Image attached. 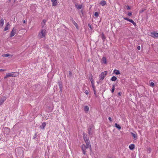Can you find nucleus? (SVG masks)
I'll use <instances>...</instances> for the list:
<instances>
[{"mask_svg":"<svg viewBox=\"0 0 158 158\" xmlns=\"http://www.w3.org/2000/svg\"><path fill=\"white\" fill-rule=\"evenodd\" d=\"M19 75V73L18 72H12L8 73L4 77V79H6L8 77H16Z\"/></svg>","mask_w":158,"mask_h":158,"instance_id":"obj_1","label":"nucleus"},{"mask_svg":"<svg viewBox=\"0 0 158 158\" xmlns=\"http://www.w3.org/2000/svg\"><path fill=\"white\" fill-rule=\"evenodd\" d=\"M107 73L106 71H105L104 72H103L101 73L99 75V82H102L103 81V79H104L105 77L106 76Z\"/></svg>","mask_w":158,"mask_h":158,"instance_id":"obj_2","label":"nucleus"},{"mask_svg":"<svg viewBox=\"0 0 158 158\" xmlns=\"http://www.w3.org/2000/svg\"><path fill=\"white\" fill-rule=\"evenodd\" d=\"M46 31L45 29H42L41 31L39 33L38 36L39 38H41L45 37L46 35Z\"/></svg>","mask_w":158,"mask_h":158,"instance_id":"obj_3","label":"nucleus"},{"mask_svg":"<svg viewBox=\"0 0 158 158\" xmlns=\"http://www.w3.org/2000/svg\"><path fill=\"white\" fill-rule=\"evenodd\" d=\"M84 139L86 143V146H87L88 147H90V150H91V147L90 144V142L89 141V139L86 136H84Z\"/></svg>","mask_w":158,"mask_h":158,"instance_id":"obj_4","label":"nucleus"},{"mask_svg":"<svg viewBox=\"0 0 158 158\" xmlns=\"http://www.w3.org/2000/svg\"><path fill=\"white\" fill-rule=\"evenodd\" d=\"M81 148L82 152L83 154L85 155H86V149L88 148H89L90 149V147H88L87 146H86L85 144H83L82 145L81 147Z\"/></svg>","mask_w":158,"mask_h":158,"instance_id":"obj_5","label":"nucleus"},{"mask_svg":"<svg viewBox=\"0 0 158 158\" xmlns=\"http://www.w3.org/2000/svg\"><path fill=\"white\" fill-rule=\"evenodd\" d=\"M16 29L15 27H14L11 31L10 34V37H12L14 36L16 32Z\"/></svg>","mask_w":158,"mask_h":158,"instance_id":"obj_6","label":"nucleus"},{"mask_svg":"<svg viewBox=\"0 0 158 158\" xmlns=\"http://www.w3.org/2000/svg\"><path fill=\"white\" fill-rule=\"evenodd\" d=\"M3 130L4 133L7 135H9L10 132V129L7 127H5L4 128Z\"/></svg>","mask_w":158,"mask_h":158,"instance_id":"obj_7","label":"nucleus"},{"mask_svg":"<svg viewBox=\"0 0 158 158\" xmlns=\"http://www.w3.org/2000/svg\"><path fill=\"white\" fill-rule=\"evenodd\" d=\"M152 36L153 38L158 37V33L153 32L151 33Z\"/></svg>","mask_w":158,"mask_h":158,"instance_id":"obj_8","label":"nucleus"},{"mask_svg":"<svg viewBox=\"0 0 158 158\" xmlns=\"http://www.w3.org/2000/svg\"><path fill=\"white\" fill-rule=\"evenodd\" d=\"M46 125V123L45 122H44L40 126V128L42 129H44Z\"/></svg>","mask_w":158,"mask_h":158,"instance_id":"obj_9","label":"nucleus"},{"mask_svg":"<svg viewBox=\"0 0 158 158\" xmlns=\"http://www.w3.org/2000/svg\"><path fill=\"white\" fill-rule=\"evenodd\" d=\"M57 0H51V1L52 2V6H56L57 4Z\"/></svg>","mask_w":158,"mask_h":158,"instance_id":"obj_10","label":"nucleus"},{"mask_svg":"<svg viewBox=\"0 0 158 158\" xmlns=\"http://www.w3.org/2000/svg\"><path fill=\"white\" fill-rule=\"evenodd\" d=\"M92 127L91 126L89 127L88 129V134L89 135H92Z\"/></svg>","mask_w":158,"mask_h":158,"instance_id":"obj_11","label":"nucleus"},{"mask_svg":"<svg viewBox=\"0 0 158 158\" xmlns=\"http://www.w3.org/2000/svg\"><path fill=\"white\" fill-rule=\"evenodd\" d=\"M6 100L5 97H4L3 98H2L0 99V106Z\"/></svg>","mask_w":158,"mask_h":158,"instance_id":"obj_12","label":"nucleus"},{"mask_svg":"<svg viewBox=\"0 0 158 158\" xmlns=\"http://www.w3.org/2000/svg\"><path fill=\"white\" fill-rule=\"evenodd\" d=\"M131 134L132 136L133 137V138L135 140L137 139L136 134H134L132 132H131Z\"/></svg>","mask_w":158,"mask_h":158,"instance_id":"obj_13","label":"nucleus"},{"mask_svg":"<svg viewBox=\"0 0 158 158\" xmlns=\"http://www.w3.org/2000/svg\"><path fill=\"white\" fill-rule=\"evenodd\" d=\"M59 88L61 92H62V85L61 82H59L58 83Z\"/></svg>","mask_w":158,"mask_h":158,"instance_id":"obj_14","label":"nucleus"},{"mask_svg":"<svg viewBox=\"0 0 158 158\" xmlns=\"http://www.w3.org/2000/svg\"><path fill=\"white\" fill-rule=\"evenodd\" d=\"M135 145L133 144H131L129 146V148L131 150H133L134 149Z\"/></svg>","mask_w":158,"mask_h":158,"instance_id":"obj_15","label":"nucleus"},{"mask_svg":"<svg viewBox=\"0 0 158 158\" xmlns=\"http://www.w3.org/2000/svg\"><path fill=\"white\" fill-rule=\"evenodd\" d=\"M10 25V24L9 22H8L5 26V27L4 29V31H6L9 29L8 26Z\"/></svg>","mask_w":158,"mask_h":158,"instance_id":"obj_16","label":"nucleus"},{"mask_svg":"<svg viewBox=\"0 0 158 158\" xmlns=\"http://www.w3.org/2000/svg\"><path fill=\"white\" fill-rule=\"evenodd\" d=\"M102 63L104 64L106 63V58L105 57H103L102 58Z\"/></svg>","mask_w":158,"mask_h":158,"instance_id":"obj_17","label":"nucleus"},{"mask_svg":"<svg viewBox=\"0 0 158 158\" xmlns=\"http://www.w3.org/2000/svg\"><path fill=\"white\" fill-rule=\"evenodd\" d=\"M4 20L3 19H2L0 20V27H2L3 26L4 24Z\"/></svg>","mask_w":158,"mask_h":158,"instance_id":"obj_18","label":"nucleus"},{"mask_svg":"<svg viewBox=\"0 0 158 158\" xmlns=\"http://www.w3.org/2000/svg\"><path fill=\"white\" fill-rule=\"evenodd\" d=\"M46 22V20L44 19L43 20L41 23V26L42 27H44L45 24Z\"/></svg>","mask_w":158,"mask_h":158,"instance_id":"obj_19","label":"nucleus"},{"mask_svg":"<svg viewBox=\"0 0 158 158\" xmlns=\"http://www.w3.org/2000/svg\"><path fill=\"white\" fill-rule=\"evenodd\" d=\"M114 126L119 130H120L121 129L120 126L117 123H115V124Z\"/></svg>","mask_w":158,"mask_h":158,"instance_id":"obj_20","label":"nucleus"},{"mask_svg":"<svg viewBox=\"0 0 158 158\" xmlns=\"http://www.w3.org/2000/svg\"><path fill=\"white\" fill-rule=\"evenodd\" d=\"M89 108L88 106H85L84 107V109L85 111L88 112L89 111Z\"/></svg>","mask_w":158,"mask_h":158,"instance_id":"obj_21","label":"nucleus"},{"mask_svg":"<svg viewBox=\"0 0 158 158\" xmlns=\"http://www.w3.org/2000/svg\"><path fill=\"white\" fill-rule=\"evenodd\" d=\"M114 73L117 75L120 74V72L118 70H114Z\"/></svg>","mask_w":158,"mask_h":158,"instance_id":"obj_22","label":"nucleus"},{"mask_svg":"<svg viewBox=\"0 0 158 158\" xmlns=\"http://www.w3.org/2000/svg\"><path fill=\"white\" fill-rule=\"evenodd\" d=\"M117 78L116 77L114 76L111 77V80L112 81H115L117 80Z\"/></svg>","mask_w":158,"mask_h":158,"instance_id":"obj_23","label":"nucleus"},{"mask_svg":"<svg viewBox=\"0 0 158 158\" xmlns=\"http://www.w3.org/2000/svg\"><path fill=\"white\" fill-rule=\"evenodd\" d=\"M100 4L102 6H104L106 4V1H103L101 2Z\"/></svg>","mask_w":158,"mask_h":158,"instance_id":"obj_24","label":"nucleus"},{"mask_svg":"<svg viewBox=\"0 0 158 158\" xmlns=\"http://www.w3.org/2000/svg\"><path fill=\"white\" fill-rule=\"evenodd\" d=\"M72 23L74 24V25L76 27V28H77V29H78V25H77V23L75 21H74V22H73Z\"/></svg>","mask_w":158,"mask_h":158,"instance_id":"obj_25","label":"nucleus"},{"mask_svg":"<svg viewBox=\"0 0 158 158\" xmlns=\"http://www.w3.org/2000/svg\"><path fill=\"white\" fill-rule=\"evenodd\" d=\"M131 23H132L134 26L135 27L136 26V23L132 19H130V21Z\"/></svg>","mask_w":158,"mask_h":158,"instance_id":"obj_26","label":"nucleus"},{"mask_svg":"<svg viewBox=\"0 0 158 158\" xmlns=\"http://www.w3.org/2000/svg\"><path fill=\"white\" fill-rule=\"evenodd\" d=\"M115 89V85H113L112 86V87L111 89V91L112 93H113Z\"/></svg>","mask_w":158,"mask_h":158,"instance_id":"obj_27","label":"nucleus"},{"mask_svg":"<svg viewBox=\"0 0 158 158\" xmlns=\"http://www.w3.org/2000/svg\"><path fill=\"white\" fill-rule=\"evenodd\" d=\"M10 56L9 54H3L2 56L3 57H7Z\"/></svg>","mask_w":158,"mask_h":158,"instance_id":"obj_28","label":"nucleus"},{"mask_svg":"<svg viewBox=\"0 0 158 158\" xmlns=\"http://www.w3.org/2000/svg\"><path fill=\"white\" fill-rule=\"evenodd\" d=\"M77 6V8L78 9H81L82 7L81 5H78Z\"/></svg>","mask_w":158,"mask_h":158,"instance_id":"obj_29","label":"nucleus"},{"mask_svg":"<svg viewBox=\"0 0 158 158\" xmlns=\"http://www.w3.org/2000/svg\"><path fill=\"white\" fill-rule=\"evenodd\" d=\"M106 38L104 36V34H102V40L104 41L106 39Z\"/></svg>","mask_w":158,"mask_h":158,"instance_id":"obj_30","label":"nucleus"},{"mask_svg":"<svg viewBox=\"0 0 158 158\" xmlns=\"http://www.w3.org/2000/svg\"><path fill=\"white\" fill-rule=\"evenodd\" d=\"M89 80L91 82V84L94 83V81L93 78L90 77Z\"/></svg>","mask_w":158,"mask_h":158,"instance_id":"obj_31","label":"nucleus"},{"mask_svg":"<svg viewBox=\"0 0 158 158\" xmlns=\"http://www.w3.org/2000/svg\"><path fill=\"white\" fill-rule=\"evenodd\" d=\"M99 14L98 13V12H95L94 13V16L96 17H97L98 16Z\"/></svg>","mask_w":158,"mask_h":158,"instance_id":"obj_32","label":"nucleus"},{"mask_svg":"<svg viewBox=\"0 0 158 158\" xmlns=\"http://www.w3.org/2000/svg\"><path fill=\"white\" fill-rule=\"evenodd\" d=\"M123 19H124L127 20L129 22L130 21V19H128V18H127V17H124Z\"/></svg>","mask_w":158,"mask_h":158,"instance_id":"obj_33","label":"nucleus"},{"mask_svg":"<svg viewBox=\"0 0 158 158\" xmlns=\"http://www.w3.org/2000/svg\"><path fill=\"white\" fill-rule=\"evenodd\" d=\"M154 84L153 82H151L150 84V86L152 87L154 86Z\"/></svg>","mask_w":158,"mask_h":158,"instance_id":"obj_34","label":"nucleus"},{"mask_svg":"<svg viewBox=\"0 0 158 158\" xmlns=\"http://www.w3.org/2000/svg\"><path fill=\"white\" fill-rule=\"evenodd\" d=\"M89 91L88 90H86L85 91V93L87 95H88L89 94Z\"/></svg>","mask_w":158,"mask_h":158,"instance_id":"obj_35","label":"nucleus"},{"mask_svg":"<svg viewBox=\"0 0 158 158\" xmlns=\"http://www.w3.org/2000/svg\"><path fill=\"white\" fill-rule=\"evenodd\" d=\"M88 26L89 27L91 30H92L93 29L92 26L90 24H88Z\"/></svg>","mask_w":158,"mask_h":158,"instance_id":"obj_36","label":"nucleus"},{"mask_svg":"<svg viewBox=\"0 0 158 158\" xmlns=\"http://www.w3.org/2000/svg\"><path fill=\"white\" fill-rule=\"evenodd\" d=\"M89 78L90 77H91L92 78H93V76L91 73H89Z\"/></svg>","mask_w":158,"mask_h":158,"instance_id":"obj_37","label":"nucleus"},{"mask_svg":"<svg viewBox=\"0 0 158 158\" xmlns=\"http://www.w3.org/2000/svg\"><path fill=\"white\" fill-rule=\"evenodd\" d=\"M131 15H132V13L131 12H129L127 13V15L129 16H131Z\"/></svg>","mask_w":158,"mask_h":158,"instance_id":"obj_38","label":"nucleus"},{"mask_svg":"<svg viewBox=\"0 0 158 158\" xmlns=\"http://www.w3.org/2000/svg\"><path fill=\"white\" fill-rule=\"evenodd\" d=\"M72 73H71V71H69V76L71 77V76H72Z\"/></svg>","mask_w":158,"mask_h":158,"instance_id":"obj_39","label":"nucleus"},{"mask_svg":"<svg viewBox=\"0 0 158 158\" xmlns=\"http://www.w3.org/2000/svg\"><path fill=\"white\" fill-rule=\"evenodd\" d=\"M93 91L94 92V94L96 95V89H95V88H93Z\"/></svg>","mask_w":158,"mask_h":158,"instance_id":"obj_40","label":"nucleus"},{"mask_svg":"<svg viewBox=\"0 0 158 158\" xmlns=\"http://www.w3.org/2000/svg\"><path fill=\"white\" fill-rule=\"evenodd\" d=\"M70 21L73 23V22H74V21L73 20V19L72 17H71L70 18Z\"/></svg>","mask_w":158,"mask_h":158,"instance_id":"obj_41","label":"nucleus"},{"mask_svg":"<svg viewBox=\"0 0 158 158\" xmlns=\"http://www.w3.org/2000/svg\"><path fill=\"white\" fill-rule=\"evenodd\" d=\"M145 9H143V10H140L139 11V13H143V12H144L145 10Z\"/></svg>","mask_w":158,"mask_h":158,"instance_id":"obj_42","label":"nucleus"},{"mask_svg":"<svg viewBox=\"0 0 158 158\" xmlns=\"http://www.w3.org/2000/svg\"><path fill=\"white\" fill-rule=\"evenodd\" d=\"M92 86L93 89L95 88V86L94 85V83L92 84Z\"/></svg>","mask_w":158,"mask_h":158,"instance_id":"obj_43","label":"nucleus"},{"mask_svg":"<svg viewBox=\"0 0 158 158\" xmlns=\"http://www.w3.org/2000/svg\"><path fill=\"white\" fill-rule=\"evenodd\" d=\"M127 10H130L131 9V8L129 6H127Z\"/></svg>","mask_w":158,"mask_h":158,"instance_id":"obj_44","label":"nucleus"},{"mask_svg":"<svg viewBox=\"0 0 158 158\" xmlns=\"http://www.w3.org/2000/svg\"><path fill=\"white\" fill-rule=\"evenodd\" d=\"M137 49L138 50H140V47L139 46H137Z\"/></svg>","mask_w":158,"mask_h":158,"instance_id":"obj_45","label":"nucleus"},{"mask_svg":"<svg viewBox=\"0 0 158 158\" xmlns=\"http://www.w3.org/2000/svg\"><path fill=\"white\" fill-rule=\"evenodd\" d=\"M6 71L5 69H0V72H2Z\"/></svg>","mask_w":158,"mask_h":158,"instance_id":"obj_46","label":"nucleus"},{"mask_svg":"<svg viewBox=\"0 0 158 158\" xmlns=\"http://www.w3.org/2000/svg\"><path fill=\"white\" fill-rule=\"evenodd\" d=\"M108 119H109V120H110V122H111L112 120H111V118L110 117H109L108 118Z\"/></svg>","mask_w":158,"mask_h":158,"instance_id":"obj_47","label":"nucleus"},{"mask_svg":"<svg viewBox=\"0 0 158 158\" xmlns=\"http://www.w3.org/2000/svg\"><path fill=\"white\" fill-rule=\"evenodd\" d=\"M118 94L119 96H121V93L120 92H119L118 93Z\"/></svg>","mask_w":158,"mask_h":158,"instance_id":"obj_48","label":"nucleus"},{"mask_svg":"<svg viewBox=\"0 0 158 158\" xmlns=\"http://www.w3.org/2000/svg\"><path fill=\"white\" fill-rule=\"evenodd\" d=\"M23 23H26V22H25V20H23Z\"/></svg>","mask_w":158,"mask_h":158,"instance_id":"obj_49","label":"nucleus"},{"mask_svg":"<svg viewBox=\"0 0 158 158\" xmlns=\"http://www.w3.org/2000/svg\"><path fill=\"white\" fill-rule=\"evenodd\" d=\"M11 0H9V2H10Z\"/></svg>","mask_w":158,"mask_h":158,"instance_id":"obj_50","label":"nucleus"},{"mask_svg":"<svg viewBox=\"0 0 158 158\" xmlns=\"http://www.w3.org/2000/svg\"><path fill=\"white\" fill-rule=\"evenodd\" d=\"M75 6H76V7L77 6V4H75Z\"/></svg>","mask_w":158,"mask_h":158,"instance_id":"obj_51","label":"nucleus"},{"mask_svg":"<svg viewBox=\"0 0 158 158\" xmlns=\"http://www.w3.org/2000/svg\"><path fill=\"white\" fill-rule=\"evenodd\" d=\"M97 82V83H98H98H99V82H98V81Z\"/></svg>","mask_w":158,"mask_h":158,"instance_id":"obj_52","label":"nucleus"}]
</instances>
